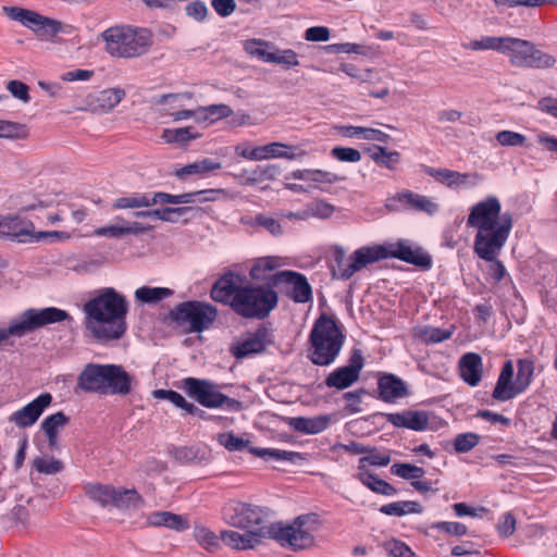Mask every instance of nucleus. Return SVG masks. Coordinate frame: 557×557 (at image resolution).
Here are the masks:
<instances>
[{
	"mask_svg": "<svg viewBox=\"0 0 557 557\" xmlns=\"http://www.w3.org/2000/svg\"><path fill=\"white\" fill-rule=\"evenodd\" d=\"M32 466L37 472L47 475H54L64 469L63 462L51 456L36 457Z\"/></svg>",
	"mask_w": 557,
	"mask_h": 557,
	"instance_id": "42",
	"label": "nucleus"
},
{
	"mask_svg": "<svg viewBox=\"0 0 557 557\" xmlns=\"http://www.w3.org/2000/svg\"><path fill=\"white\" fill-rule=\"evenodd\" d=\"M364 367V358L360 349L352 350L348 364L339 367L331 372L324 384L329 388L338 391L346 389L359 381L361 371Z\"/></svg>",
	"mask_w": 557,
	"mask_h": 557,
	"instance_id": "13",
	"label": "nucleus"
},
{
	"mask_svg": "<svg viewBox=\"0 0 557 557\" xmlns=\"http://www.w3.org/2000/svg\"><path fill=\"white\" fill-rule=\"evenodd\" d=\"M210 295L214 301L230 305L237 314L247 319L267 318L278 302L274 289L263 285H244V277L232 271L213 284Z\"/></svg>",
	"mask_w": 557,
	"mask_h": 557,
	"instance_id": "2",
	"label": "nucleus"
},
{
	"mask_svg": "<svg viewBox=\"0 0 557 557\" xmlns=\"http://www.w3.org/2000/svg\"><path fill=\"white\" fill-rule=\"evenodd\" d=\"M391 472L401 479L416 480L424 475L425 471L423 468L410 465V463H394L391 468Z\"/></svg>",
	"mask_w": 557,
	"mask_h": 557,
	"instance_id": "46",
	"label": "nucleus"
},
{
	"mask_svg": "<svg viewBox=\"0 0 557 557\" xmlns=\"http://www.w3.org/2000/svg\"><path fill=\"white\" fill-rule=\"evenodd\" d=\"M69 422V417H66L62 411H59L57 413H53L49 417H47L41 422V430L44 432H54L58 433L60 428H63Z\"/></svg>",
	"mask_w": 557,
	"mask_h": 557,
	"instance_id": "57",
	"label": "nucleus"
},
{
	"mask_svg": "<svg viewBox=\"0 0 557 557\" xmlns=\"http://www.w3.org/2000/svg\"><path fill=\"white\" fill-rule=\"evenodd\" d=\"M249 451L252 455L260 457L264 460L285 461V462H289V463H294V465L306 460V458L300 453L275 449V448L250 447Z\"/></svg>",
	"mask_w": 557,
	"mask_h": 557,
	"instance_id": "30",
	"label": "nucleus"
},
{
	"mask_svg": "<svg viewBox=\"0 0 557 557\" xmlns=\"http://www.w3.org/2000/svg\"><path fill=\"white\" fill-rule=\"evenodd\" d=\"M27 136V131L25 125L0 120V137L10 138V139H18L25 138Z\"/></svg>",
	"mask_w": 557,
	"mask_h": 557,
	"instance_id": "49",
	"label": "nucleus"
},
{
	"mask_svg": "<svg viewBox=\"0 0 557 557\" xmlns=\"http://www.w3.org/2000/svg\"><path fill=\"white\" fill-rule=\"evenodd\" d=\"M62 232L35 231V225L30 220L20 215L7 214L0 215V238L17 243H39L46 239L63 237Z\"/></svg>",
	"mask_w": 557,
	"mask_h": 557,
	"instance_id": "12",
	"label": "nucleus"
},
{
	"mask_svg": "<svg viewBox=\"0 0 557 557\" xmlns=\"http://www.w3.org/2000/svg\"><path fill=\"white\" fill-rule=\"evenodd\" d=\"M115 487L101 483H88L84 486L85 494L101 507L112 504Z\"/></svg>",
	"mask_w": 557,
	"mask_h": 557,
	"instance_id": "34",
	"label": "nucleus"
},
{
	"mask_svg": "<svg viewBox=\"0 0 557 557\" xmlns=\"http://www.w3.org/2000/svg\"><path fill=\"white\" fill-rule=\"evenodd\" d=\"M496 140L504 147H519L523 146L527 137L520 133L512 131H502L496 134Z\"/></svg>",
	"mask_w": 557,
	"mask_h": 557,
	"instance_id": "54",
	"label": "nucleus"
},
{
	"mask_svg": "<svg viewBox=\"0 0 557 557\" xmlns=\"http://www.w3.org/2000/svg\"><path fill=\"white\" fill-rule=\"evenodd\" d=\"M277 168L275 165H267L264 168L258 166L252 171V175L247 178L246 184L255 185L262 180H272L276 173Z\"/></svg>",
	"mask_w": 557,
	"mask_h": 557,
	"instance_id": "64",
	"label": "nucleus"
},
{
	"mask_svg": "<svg viewBox=\"0 0 557 557\" xmlns=\"http://www.w3.org/2000/svg\"><path fill=\"white\" fill-rule=\"evenodd\" d=\"M480 442V436L475 433H463L456 436L454 448L457 453H468Z\"/></svg>",
	"mask_w": 557,
	"mask_h": 557,
	"instance_id": "53",
	"label": "nucleus"
},
{
	"mask_svg": "<svg viewBox=\"0 0 557 557\" xmlns=\"http://www.w3.org/2000/svg\"><path fill=\"white\" fill-rule=\"evenodd\" d=\"M147 523L151 527H164L176 532L189 529V521L185 516L170 511H154L147 518Z\"/></svg>",
	"mask_w": 557,
	"mask_h": 557,
	"instance_id": "26",
	"label": "nucleus"
},
{
	"mask_svg": "<svg viewBox=\"0 0 557 557\" xmlns=\"http://www.w3.org/2000/svg\"><path fill=\"white\" fill-rule=\"evenodd\" d=\"M518 394H521V392H518L516 382H507L497 379L496 386L492 396L496 400L506 401L513 398Z\"/></svg>",
	"mask_w": 557,
	"mask_h": 557,
	"instance_id": "47",
	"label": "nucleus"
},
{
	"mask_svg": "<svg viewBox=\"0 0 557 557\" xmlns=\"http://www.w3.org/2000/svg\"><path fill=\"white\" fill-rule=\"evenodd\" d=\"M133 377L120 364H104L102 395L126 396L132 391Z\"/></svg>",
	"mask_w": 557,
	"mask_h": 557,
	"instance_id": "16",
	"label": "nucleus"
},
{
	"mask_svg": "<svg viewBox=\"0 0 557 557\" xmlns=\"http://www.w3.org/2000/svg\"><path fill=\"white\" fill-rule=\"evenodd\" d=\"M357 478L363 485H366L371 491H373L377 494L393 496L397 493V491L394 486H392L386 481L377 478L375 474H373L369 470H358Z\"/></svg>",
	"mask_w": 557,
	"mask_h": 557,
	"instance_id": "33",
	"label": "nucleus"
},
{
	"mask_svg": "<svg viewBox=\"0 0 557 557\" xmlns=\"http://www.w3.org/2000/svg\"><path fill=\"white\" fill-rule=\"evenodd\" d=\"M453 332L448 330H442L440 327H426L421 332V337L426 343H441L448 339Z\"/></svg>",
	"mask_w": 557,
	"mask_h": 557,
	"instance_id": "62",
	"label": "nucleus"
},
{
	"mask_svg": "<svg viewBox=\"0 0 557 557\" xmlns=\"http://www.w3.org/2000/svg\"><path fill=\"white\" fill-rule=\"evenodd\" d=\"M338 134L346 138L357 137L364 140H376L387 144L391 136L380 129L352 125H341L336 127Z\"/></svg>",
	"mask_w": 557,
	"mask_h": 557,
	"instance_id": "27",
	"label": "nucleus"
},
{
	"mask_svg": "<svg viewBox=\"0 0 557 557\" xmlns=\"http://www.w3.org/2000/svg\"><path fill=\"white\" fill-rule=\"evenodd\" d=\"M385 206L389 211L413 209L428 214H434L438 211V205L430 197L411 190H403L387 198Z\"/></svg>",
	"mask_w": 557,
	"mask_h": 557,
	"instance_id": "14",
	"label": "nucleus"
},
{
	"mask_svg": "<svg viewBox=\"0 0 557 557\" xmlns=\"http://www.w3.org/2000/svg\"><path fill=\"white\" fill-rule=\"evenodd\" d=\"M388 257V249L383 246L361 247L350 256V270L347 274H355L367 265Z\"/></svg>",
	"mask_w": 557,
	"mask_h": 557,
	"instance_id": "22",
	"label": "nucleus"
},
{
	"mask_svg": "<svg viewBox=\"0 0 557 557\" xmlns=\"http://www.w3.org/2000/svg\"><path fill=\"white\" fill-rule=\"evenodd\" d=\"M507 40L508 36H483L480 39L462 44V48L471 51L493 50L503 54Z\"/></svg>",
	"mask_w": 557,
	"mask_h": 557,
	"instance_id": "31",
	"label": "nucleus"
},
{
	"mask_svg": "<svg viewBox=\"0 0 557 557\" xmlns=\"http://www.w3.org/2000/svg\"><path fill=\"white\" fill-rule=\"evenodd\" d=\"M377 392L379 398L385 403H393L408 394L405 382L392 373H385L379 377Z\"/></svg>",
	"mask_w": 557,
	"mask_h": 557,
	"instance_id": "21",
	"label": "nucleus"
},
{
	"mask_svg": "<svg viewBox=\"0 0 557 557\" xmlns=\"http://www.w3.org/2000/svg\"><path fill=\"white\" fill-rule=\"evenodd\" d=\"M275 283L288 286L286 295L297 304H306L312 300V287L307 277L298 272L284 270L274 276Z\"/></svg>",
	"mask_w": 557,
	"mask_h": 557,
	"instance_id": "15",
	"label": "nucleus"
},
{
	"mask_svg": "<svg viewBox=\"0 0 557 557\" xmlns=\"http://www.w3.org/2000/svg\"><path fill=\"white\" fill-rule=\"evenodd\" d=\"M100 37L104 41L106 52L121 59L139 58L146 54L153 44L149 29L128 25L109 27Z\"/></svg>",
	"mask_w": 557,
	"mask_h": 557,
	"instance_id": "5",
	"label": "nucleus"
},
{
	"mask_svg": "<svg viewBox=\"0 0 557 557\" xmlns=\"http://www.w3.org/2000/svg\"><path fill=\"white\" fill-rule=\"evenodd\" d=\"M218 442L230 451H242L248 447L249 442L236 436L233 432L219 434Z\"/></svg>",
	"mask_w": 557,
	"mask_h": 557,
	"instance_id": "50",
	"label": "nucleus"
},
{
	"mask_svg": "<svg viewBox=\"0 0 557 557\" xmlns=\"http://www.w3.org/2000/svg\"><path fill=\"white\" fill-rule=\"evenodd\" d=\"M172 295L173 290L168 287L143 286L135 290V298L144 304H157Z\"/></svg>",
	"mask_w": 557,
	"mask_h": 557,
	"instance_id": "37",
	"label": "nucleus"
},
{
	"mask_svg": "<svg viewBox=\"0 0 557 557\" xmlns=\"http://www.w3.org/2000/svg\"><path fill=\"white\" fill-rule=\"evenodd\" d=\"M306 207L309 218L327 219L335 211L334 206L325 202L324 200L312 201L308 203Z\"/></svg>",
	"mask_w": 557,
	"mask_h": 557,
	"instance_id": "51",
	"label": "nucleus"
},
{
	"mask_svg": "<svg viewBox=\"0 0 557 557\" xmlns=\"http://www.w3.org/2000/svg\"><path fill=\"white\" fill-rule=\"evenodd\" d=\"M125 97V90L122 88H108L98 91L91 96L90 104H94L95 111L108 112L115 108Z\"/></svg>",
	"mask_w": 557,
	"mask_h": 557,
	"instance_id": "29",
	"label": "nucleus"
},
{
	"mask_svg": "<svg viewBox=\"0 0 557 557\" xmlns=\"http://www.w3.org/2000/svg\"><path fill=\"white\" fill-rule=\"evenodd\" d=\"M431 528L451 536H463L468 532L467 527L460 522L441 521L433 523Z\"/></svg>",
	"mask_w": 557,
	"mask_h": 557,
	"instance_id": "56",
	"label": "nucleus"
},
{
	"mask_svg": "<svg viewBox=\"0 0 557 557\" xmlns=\"http://www.w3.org/2000/svg\"><path fill=\"white\" fill-rule=\"evenodd\" d=\"M371 159L381 165H384L388 169H393V163L398 162L399 152L397 151H388L385 147L374 146L373 149H368Z\"/></svg>",
	"mask_w": 557,
	"mask_h": 557,
	"instance_id": "44",
	"label": "nucleus"
},
{
	"mask_svg": "<svg viewBox=\"0 0 557 557\" xmlns=\"http://www.w3.org/2000/svg\"><path fill=\"white\" fill-rule=\"evenodd\" d=\"M334 261L335 265L333 267V275L341 280H348L354 274H347L346 270L351 271L350 268V257L347 259L345 250L342 247H336L334 250Z\"/></svg>",
	"mask_w": 557,
	"mask_h": 557,
	"instance_id": "45",
	"label": "nucleus"
},
{
	"mask_svg": "<svg viewBox=\"0 0 557 557\" xmlns=\"http://www.w3.org/2000/svg\"><path fill=\"white\" fill-rule=\"evenodd\" d=\"M85 326L98 342L121 338L126 331V298L112 287H107L88 300L84 307Z\"/></svg>",
	"mask_w": 557,
	"mask_h": 557,
	"instance_id": "4",
	"label": "nucleus"
},
{
	"mask_svg": "<svg viewBox=\"0 0 557 557\" xmlns=\"http://www.w3.org/2000/svg\"><path fill=\"white\" fill-rule=\"evenodd\" d=\"M503 54L518 67L548 69L556 63L553 55L537 49L533 42L509 36Z\"/></svg>",
	"mask_w": 557,
	"mask_h": 557,
	"instance_id": "10",
	"label": "nucleus"
},
{
	"mask_svg": "<svg viewBox=\"0 0 557 557\" xmlns=\"http://www.w3.org/2000/svg\"><path fill=\"white\" fill-rule=\"evenodd\" d=\"M218 310L203 301L190 300L178 304L170 311V318L178 325H188V332L201 333L215 321Z\"/></svg>",
	"mask_w": 557,
	"mask_h": 557,
	"instance_id": "8",
	"label": "nucleus"
},
{
	"mask_svg": "<svg viewBox=\"0 0 557 557\" xmlns=\"http://www.w3.org/2000/svg\"><path fill=\"white\" fill-rule=\"evenodd\" d=\"M222 519L230 527L244 531V533L234 530L221 532L223 543L234 549L255 548L264 539H273L282 546L287 545L294 550L306 549L313 545L312 530L307 527L312 520L309 515L299 516L287 525L268 524L267 513L261 507L240 500H230L222 508Z\"/></svg>",
	"mask_w": 557,
	"mask_h": 557,
	"instance_id": "1",
	"label": "nucleus"
},
{
	"mask_svg": "<svg viewBox=\"0 0 557 557\" xmlns=\"http://www.w3.org/2000/svg\"><path fill=\"white\" fill-rule=\"evenodd\" d=\"M268 45H269L268 42L262 41V40H252V41L246 42L245 49L249 54L257 57L264 62H268L269 60L273 59L270 55L271 52L265 49V47H268Z\"/></svg>",
	"mask_w": 557,
	"mask_h": 557,
	"instance_id": "58",
	"label": "nucleus"
},
{
	"mask_svg": "<svg viewBox=\"0 0 557 557\" xmlns=\"http://www.w3.org/2000/svg\"><path fill=\"white\" fill-rule=\"evenodd\" d=\"M191 127H181V128H165L162 134V138L169 143H186L196 136L190 133Z\"/></svg>",
	"mask_w": 557,
	"mask_h": 557,
	"instance_id": "52",
	"label": "nucleus"
},
{
	"mask_svg": "<svg viewBox=\"0 0 557 557\" xmlns=\"http://www.w3.org/2000/svg\"><path fill=\"white\" fill-rule=\"evenodd\" d=\"M189 208L181 207V208H163V209H153L150 210V219L151 220H162L166 222H175L177 218L174 215H182L187 212Z\"/></svg>",
	"mask_w": 557,
	"mask_h": 557,
	"instance_id": "55",
	"label": "nucleus"
},
{
	"mask_svg": "<svg viewBox=\"0 0 557 557\" xmlns=\"http://www.w3.org/2000/svg\"><path fill=\"white\" fill-rule=\"evenodd\" d=\"M423 172L449 188L475 186L481 182V176L478 173H460L449 169H435L426 165L423 166Z\"/></svg>",
	"mask_w": 557,
	"mask_h": 557,
	"instance_id": "18",
	"label": "nucleus"
},
{
	"mask_svg": "<svg viewBox=\"0 0 557 557\" xmlns=\"http://www.w3.org/2000/svg\"><path fill=\"white\" fill-rule=\"evenodd\" d=\"M534 373V362L530 359H520L518 361V372L516 384L518 392L523 393L530 385Z\"/></svg>",
	"mask_w": 557,
	"mask_h": 557,
	"instance_id": "43",
	"label": "nucleus"
},
{
	"mask_svg": "<svg viewBox=\"0 0 557 557\" xmlns=\"http://www.w3.org/2000/svg\"><path fill=\"white\" fill-rule=\"evenodd\" d=\"M283 149H290L288 145L282 143H271L264 146L256 147L257 153L260 156L259 161L270 158H285L288 160H295L299 157L305 156V151L298 153L284 151Z\"/></svg>",
	"mask_w": 557,
	"mask_h": 557,
	"instance_id": "32",
	"label": "nucleus"
},
{
	"mask_svg": "<svg viewBox=\"0 0 557 557\" xmlns=\"http://www.w3.org/2000/svg\"><path fill=\"white\" fill-rule=\"evenodd\" d=\"M52 396L49 393H44L35 398L33 401L13 412L9 421L14 423L21 429L32 426L36 423L45 409L51 404Z\"/></svg>",
	"mask_w": 557,
	"mask_h": 557,
	"instance_id": "17",
	"label": "nucleus"
},
{
	"mask_svg": "<svg viewBox=\"0 0 557 557\" xmlns=\"http://www.w3.org/2000/svg\"><path fill=\"white\" fill-rule=\"evenodd\" d=\"M272 343L271 332L268 327H259L256 332L248 334V336L237 345L231 348L232 354L237 359L246 358L250 355L259 354Z\"/></svg>",
	"mask_w": 557,
	"mask_h": 557,
	"instance_id": "19",
	"label": "nucleus"
},
{
	"mask_svg": "<svg viewBox=\"0 0 557 557\" xmlns=\"http://www.w3.org/2000/svg\"><path fill=\"white\" fill-rule=\"evenodd\" d=\"M500 212L502 205L495 196L486 197L470 209L467 226L478 230L473 250L480 259L494 260L509 237L512 216L509 212Z\"/></svg>",
	"mask_w": 557,
	"mask_h": 557,
	"instance_id": "3",
	"label": "nucleus"
},
{
	"mask_svg": "<svg viewBox=\"0 0 557 557\" xmlns=\"http://www.w3.org/2000/svg\"><path fill=\"white\" fill-rule=\"evenodd\" d=\"M182 387L201 406L207 408H225L232 411L242 409V403L220 393L216 384L195 377H186L182 381Z\"/></svg>",
	"mask_w": 557,
	"mask_h": 557,
	"instance_id": "11",
	"label": "nucleus"
},
{
	"mask_svg": "<svg viewBox=\"0 0 557 557\" xmlns=\"http://www.w3.org/2000/svg\"><path fill=\"white\" fill-rule=\"evenodd\" d=\"M154 398L166 399L171 401L175 407L185 410L188 414L196 416L199 408L194 404L188 403L180 393L172 389H154L152 392Z\"/></svg>",
	"mask_w": 557,
	"mask_h": 557,
	"instance_id": "36",
	"label": "nucleus"
},
{
	"mask_svg": "<svg viewBox=\"0 0 557 557\" xmlns=\"http://www.w3.org/2000/svg\"><path fill=\"white\" fill-rule=\"evenodd\" d=\"M233 114V110L231 107L219 103V104H211L208 107H199V121H209L210 123H213L218 120L228 117Z\"/></svg>",
	"mask_w": 557,
	"mask_h": 557,
	"instance_id": "41",
	"label": "nucleus"
},
{
	"mask_svg": "<svg viewBox=\"0 0 557 557\" xmlns=\"http://www.w3.org/2000/svg\"><path fill=\"white\" fill-rule=\"evenodd\" d=\"M7 15L30 28L40 40H52L58 34H71L73 27L60 21L40 15L35 11L17 7H4Z\"/></svg>",
	"mask_w": 557,
	"mask_h": 557,
	"instance_id": "9",
	"label": "nucleus"
},
{
	"mask_svg": "<svg viewBox=\"0 0 557 557\" xmlns=\"http://www.w3.org/2000/svg\"><path fill=\"white\" fill-rule=\"evenodd\" d=\"M113 207L116 209H134L149 207L148 194H135L117 198L114 201Z\"/></svg>",
	"mask_w": 557,
	"mask_h": 557,
	"instance_id": "48",
	"label": "nucleus"
},
{
	"mask_svg": "<svg viewBox=\"0 0 557 557\" xmlns=\"http://www.w3.org/2000/svg\"><path fill=\"white\" fill-rule=\"evenodd\" d=\"M380 511L387 516L401 517L406 513H421L423 507L418 502L405 500L383 505Z\"/></svg>",
	"mask_w": 557,
	"mask_h": 557,
	"instance_id": "38",
	"label": "nucleus"
},
{
	"mask_svg": "<svg viewBox=\"0 0 557 557\" xmlns=\"http://www.w3.org/2000/svg\"><path fill=\"white\" fill-rule=\"evenodd\" d=\"M185 12L187 16L194 18L195 21L202 22L207 17L208 8L205 2L195 0L186 5Z\"/></svg>",
	"mask_w": 557,
	"mask_h": 557,
	"instance_id": "63",
	"label": "nucleus"
},
{
	"mask_svg": "<svg viewBox=\"0 0 557 557\" xmlns=\"http://www.w3.org/2000/svg\"><path fill=\"white\" fill-rule=\"evenodd\" d=\"M345 336L336 321L322 313L314 322L309 336L311 349L309 359L317 366H330L335 361L344 345Z\"/></svg>",
	"mask_w": 557,
	"mask_h": 557,
	"instance_id": "6",
	"label": "nucleus"
},
{
	"mask_svg": "<svg viewBox=\"0 0 557 557\" xmlns=\"http://www.w3.org/2000/svg\"><path fill=\"white\" fill-rule=\"evenodd\" d=\"M331 153L342 162H359L361 160L360 151L355 148L334 147Z\"/></svg>",
	"mask_w": 557,
	"mask_h": 557,
	"instance_id": "60",
	"label": "nucleus"
},
{
	"mask_svg": "<svg viewBox=\"0 0 557 557\" xmlns=\"http://www.w3.org/2000/svg\"><path fill=\"white\" fill-rule=\"evenodd\" d=\"M222 168L220 162H215L211 159L205 158L202 160L189 163L176 171V176L184 177L193 174H205Z\"/></svg>",
	"mask_w": 557,
	"mask_h": 557,
	"instance_id": "39",
	"label": "nucleus"
},
{
	"mask_svg": "<svg viewBox=\"0 0 557 557\" xmlns=\"http://www.w3.org/2000/svg\"><path fill=\"white\" fill-rule=\"evenodd\" d=\"M112 506L117 509L138 508L143 505V498L136 490L115 488Z\"/></svg>",
	"mask_w": 557,
	"mask_h": 557,
	"instance_id": "35",
	"label": "nucleus"
},
{
	"mask_svg": "<svg viewBox=\"0 0 557 557\" xmlns=\"http://www.w3.org/2000/svg\"><path fill=\"white\" fill-rule=\"evenodd\" d=\"M253 225L264 227L269 233H271L274 236L281 235L283 233V227L281 223L277 220L271 216H267L264 214L256 215L253 220Z\"/></svg>",
	"mask_w": 557,
	"mask_h": 557,
	"instance_id": "61",
	"label": "nucleus"
},
{
	"mask_svg": "<svg viewBox=\"0 0 557 557\" xmlns=\"http://www.w3.org/2000/svg\"><path fill=\"white\" fill-rule=\"evenodd\" d=\"M70 319L71 317L65 310L54 307L27 309L18 318L12 320L8 327L0 329V344L10 336L22 337L48 324Z\"/></svg>",
	"mask_w": 557,
	"mask_h": 557,
	"instance_id": "7",
	"label": "nucleus"
},
{
	"mask_svg": "<svg viewBox=\"0 0 557 557\" xmlns=\"http://www.w3.org/2000/svg\"><path fill=\"white\" fill-rule=\"evenodd\" d=\"M396 428L423 431L429 425V416L424 411L406 410L398 413H381Z\"/></svg>",
	"mask_w": 557,
	"mask_h": 557,
	"instance_id": "20",
	"label": "nucleus"
},
{
	"mask_svg": "<svg viewBox=\"0 0 557 557\" xmlns=\"http://www.w3.org/2000/svg\"><path fill=\"white\" fill-rule=\"evenodd\" d=\"M194 536L197 543L209 552L220 547V539L213 531L203 525H195Z\"/></svg>",
	"mask_w": 557,
	"mask_h": 557,
	"instance_id": "40",
	"label": "nucleus"
},
{
	"mask_svg": "<svg viewBox=\"0 0 557 557\" xmlns=\"http://www.w3.org/2000/svg\"><path fill=\"white\" fill-rule=\"evenodd\" d=\"M388 257L400 259L407 263L429 269L432 265V258L422 249H413L411 246L404 242H399L397 245L388 249Z\"/></svg>",
	"mask_w": 557,
	"mask_h": 557,
	"instance_id": "24",
	"label": "nucleus"
},
{
	"mask_svg": "<svg viewBox=\"0 0 557 557\" xmlns=\"http://www.w3.org/2000/svg\"><path fill=\"white\" fill-rule=\"evenodd\" d=\"M276 267L274 258H262L251 268L250 275L255 280H263L267 271H272Z\"/></svg>",
	"mask_w": 557,
	"mask_h": 557,
	"instance_id": "59",
	"label": "nucleus"
},
{
	"mask_svg": "<svg viewBox=\"0 0 557 557\" xmlns=\"http://www.w3.org/2000/svg\"><path fill=\"white\" fill-rule=\"evenodd\" d=\"M459 372L470 386H476L482 380V358L476 352H467L459 360Z\"/></svg>",
	"mask_w": 557,
	"mask_h": 557,
	"instance_id": "25",
	"label": "nucleus"
},
{
	"mask_svg": "<svg viewBox=\"0 0 557 557\" xmlns=\"http://www.w3.org/2000/svg\"><path fill=\"white\" fill-rule=\"evenodd\" d=\"M330 416H317L312 418H290L289 425L297 432L304 434H318L323 432L330 424Z\"/></svg>",
	"mask_w": 557,
	"mask_h": 557,
	"instance_id": "28",
	"label": "nucleus"
},
{
	"mask_svg": "<svg viewBox=\"0 0 557 557\" xmlns=\"http://www.w3.org/2000/svg\"><path fill=\"white\" fill-rule=\"evenodd\" d=\"M104 364L88 363L77 377V386L87 393L102 395Z\"/></svg>",
	"mask_w": 557,
	"mask_h": 557,
	"instance_id": "23",
	"label": "nucleus"
}]
</instances>
